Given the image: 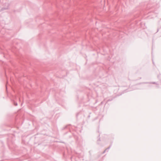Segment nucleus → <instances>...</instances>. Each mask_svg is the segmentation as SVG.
I'll return each mask as SVG.
<instances>
[{"label":"nucleus","instance_id":"obj_1","mask_svg":"<svg viewBox=\"0 0 161 161\" xmlns=\"http://www.w3.org/2000/svg\"><path fill=\"white\" fill-rule=\"evenodd\" d=\"M110 147H108V148H107L103 152V153H104L106 151V150H108Z\"/></svg>","mask_w":161,"mask_h":161},{"label":"nucleus","instance_id":"obj_3","mask_svg":"<svg viewBox=\"0 0 161 161\" xmlns=\"http://www.w3.org/2000/svg\"><path fill=\"white\" fill-rule=\"evenodd\" d=\"M153 84H155V82H153Z\"/></svg>","mask_w":161,"mask_h":161},{"label":"nucleus","instance_id":"obj_2","mask_svg":"<svg viewBox=\"0 0 161 161\" xmlns=\"http://www.w3.org/2000/svg\"><path fill=\"white\" fill-rule=\"evenodd\" d=\"M14 104L15 106H17V103L14 102Z\"/></svg>","mask_w":161,"mask_h":161},{"label":"nucleus","instance_id":"obj_4","mask_svg":"<svg viewBox=\"0 0 161 161\" xmlns=\"http://www.w3.org/2000/svg\"><path fill=\"white\" fill-rule=\"evenodd\" d=\"M7 84L6 85V87H7Z\"/></svg>","mask_w":161,"mask_h":161}]
</instances>
